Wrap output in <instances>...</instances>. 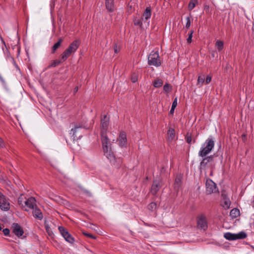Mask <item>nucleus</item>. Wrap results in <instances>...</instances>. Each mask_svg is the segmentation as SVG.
Instances as JSON below:
<instances>
[{
  "mask_svg": "<svg viewBox=\"0 0 254 254\" xmlns=\"http://www.w3.org/2000/svg\"><path fill=\"white\" fill-rule=\"evenodd\" d=\"M80 190L85 194H86L87 196H91V193L90 191L88 190L84 189L83 187H80Z\"/></svg>",
  "mask_w": 254,
  "mask_h": 254,
  "instance_id": "f704fd0d",
  "label": "nucleus"
},
{
  "mask_svg": "<svg viewBox=\"0 0 254 254\" xmlns=\"http://www.w3.org/2000/svg\"><path fill=\"white\" fill-rule=\"evenodd\" d=\"M133 22L135 25L139 26L140 27H141L142 24L141 19L134 18Z\"/></svg>",
  "mask_w": 254,
  "mask_h": 254,
  "instance_id": "473e14b6",
  "label": "nucleus"
},
{
  "mask_svg": "<svg viewBox=\"0 0 254 254\" xmlns=\"http://www.w3.org/2000/svg\"><path fill=\"white\" fill-rule=\"evenodd\" d=\"M26 198L23 195L21 194L18 198V203L22 207H24V202Z\"/></svg>",
  "mask_w": 254,
  "mask_h": 254,
  "instance_id": "bb28decb",
  "label": "nucleus"
},
{
  "mask_svg": "<svg viewBox=\"0 0 254 254\" xmlns=\"http://www.w3.org/2000/svg\"><path fill=\"white\" fill-rule=\"evenodd\" d=\"M119 49L118 48V46L117 45H115L114 46V52L116 53H118L119 52Z\"/></svg>",
  "mask_w": 254,
  "mask_h": 254,
  "instance_id": "c03bdc74",
  "label": "nucleus"
},
{
  "mask_svg": "<svg viewBox=\"0 0 254 254\" xmlns=\"http://www.w3.org/2000/svg\"><path fill=\"white\" fill-rule=\"evenodd\" d=\"M215 46L216 49H217L219 52H220L223 49L224 43L222 41L217 40L216 42Z\"/></svg>",
  "mask_w": 254,
  "mask_h": 254,
  "instance_id": "4be33fe9",
  "label": "nucleus"
},
{
  "mask_svg": "<svg viewBox=\"0 0 254 254\" xmlns=\"http://www.w3.org/2000/svg\"><path fill=\"white\" fill-rule=\"evenodd\" d=\"M197 220V228L198 229L203 231H205L208 227V222L206 216L203 214H201L196 218Z\"/></svg>",
  "mask_w": 254,
  "mask_h": 254,
  "instance_id": "423d86ee",
  "label": "nucleus"
},
{
  "mask_svg": "<svg viewBox=\"0 0 254 254\" xmlns=\"http://www.w3.org/2000/svg\"><path fill=\"white\" fill-rule=\"evenodd\" d=\"M213 160V157L212 155H210L204 158L200 162L201 168L205 169L207 167V164L210 162H212Z\"/></svg>",
  "mask_w": 254,
  "mask_h": 254,
  "instance_id": "dca6fc26",
  "label": "nucleus"
},
{
  "mask_svg": "<svg viewBox=\"0 0 254 254\" xmlns=\"http://www.w3.org/2000/svg\"><path fill=\"white\" fill-rule=\"evenodd\" d=\"M5 146L3 140L0 137V147L3 148Z\"/></svg>",
  "mask_w": 254,
  "mask_h": 254,
  "instance_id": "37998d69",
  "label": "nucleus"
},
{
  "mask_svg": "<svg viewBox=\"0 0 254 254\" xmlns=\"http://www.w3.org/2000/svg\"><path fill=\"white\" fill-rule=\"evenodd\" d=\"M175 137V131L174 129L170 127L167 131V138L169 141L173 140Z\"/></svg>",
  "mask_w": 254,
  "mask_h": 254,
  "instance_id": "a211bd4d",
  "label": "nucleus"
},
{
  "mask_svg": "<svg viewBox=\"0 0 254 254\" xmlns=\"http://www.w3.org/2000/svg\"><path fill=\"white\" fill-rule=\"evenodd\" d=\"M185 139L186 140V141L188 143L190 144L191 142V133L188 132L186 135Z\"/></svg>",
  "mask_w": 254,
  "mask_h": 254,
  "instance_id": "72a5a7b5",
  "label": "nucleus"
},
{
  "mask_svg": "<svg viewBox=\"0 0 254 254\" xmlns=\"http://www.w3.org/2000/svg\"><path fill=\"white\" fill-rule=\"evenodd\" d=\"M64 61L61 59V60H54V61H53L51 63L49 64V67H55L57 65H58L59 64H61L62 63H63Z\"/></svg>",
  "mask_w": 254,
  "mask_h": 254,
  "instance_id": "a878e982",
  "label": "nucleus"
},
{
  "mask_svg": "<svg viewBox=\"0 0 254 254\" xmlns=\"http://www.w3.org/2000/svg\"><path fill=\"white\" fill-rule=\"evenodd\" d=\"M163 83V80L159 78H157L153 81V86L156 88L160 87Z\"/></svg>",
  "mask_w": 254,
  "mask_h": 254,
  "instance_id": "5701e85b",
  "label": "nucleus"
},
{
  "mask_svg": "<svg viewBox=\"0 0 254 254\" xmlns=\"http://www.w3.org/2000/svg\"><path fill=\"white\" fill-rule=\"evenodd\" d=\"M156 207V204L155 203L151 202L150 203L148 206V209L150 210H153L154 209H155Z\"/></svg>",
  "mask_w": 254,
  "mask_h": 254,
  "instance_id": "4c0bfd02",
  "label": "nucleus"
},
{
  "mask_svg": "<svg viewBox=\"0 0 254 254\" xmlns=\"http://www.w3.org/2000/svg\"><path fill=\"white\" fill-rule=\"evenodd\" d=\"M118 140L119 141V145L121 147H124L126 146L127 139L126 134L124 131H121L120 132Z\"/></svg>",
  "mask_w": 254,
  "mask_h": 254,
  "instance_id": "ddd939ff",
  "label": "nucleus"
},
{
  "mask_svg": "<svg viewBox=\"0 0 254 254\" xmlns=\"http://www.w3.org/2000/svg\"><path fill=\"white\" fill-rule=\"evenodd\" d=\"M58 229L64 238L69 234L67 230L63 226H59Z\"/></svg>",
  "mask_w": 254,
  "mask_h": 254,
  "instance_id": "b1692460",
  "label": "nucleus"
},
{
  "mask_svg": "<svg viewBox=\"0 0 254 254\" xmlns=\"http://www.w3.org/2000/svg\"><path fill=\"white\" fill-rule=\"evenodd\" d=\"M215 142L213 138H207L204 143L202 145L199 151V156L204 157L208 154L214 147Z\"/></svg>",
  "mask_w": 254,
  "mask_h": 254,
  "instance_id": "f03ea898",
  "label": "nucleus"
},
{
  "mask_svg": "<svg viewBox=\"0 0 254 254\" xmlns=\"http://www.w3.org/2000/svg\"><path fill=\"white\" fill-rule=\"evenodd\" d=\"M193 33V31L191 30V31H190V33L189 34L188 38L187 39V42L188 43H190L191 42V39L192 37Z\"/></svg>",
  "mask_w": 254,
  "mask_h": 254,
  "instance_id": "e433bc0d",
  "label": "nucleus"
},
{
  "mask_svg": "<svg viewBox=\"0 0 254 254\" xmlns=\"http://www.w3.org/2000/svg\"><path fill=\"white\" fill-rule=\"evenodd\" d=\"M63 41V39L61 38L59 39V41L55 43L52 48V53L54 54L55 51L61 46V44Z\"/></svg>",
  "mask_w": 254,
  "mask_h": 254,
  "instance_id": "412c9836",
  "label": "nucleus"
},
{
  "mask_svg": "<svg viewBox=\"0 0 254 254\" xmlns=\"http://www.w3.org/2000/svg\"><path fill=\"white\" fill-rule=\"evenodd\" d=\"M80 41L74 40L69 47L61 54V58L63 61H65L71 54L74 53L78 48L80 45Z\"/></svg>",
  "mask_w": 254,
  "mask_h": 254,
  "instance_id": "7ed1b4c3",
  "label": "nucleus"
},
{
  "mask_svg": "<svg viewBox=\"0 0 254 254\" xmlns=\"http://www.w3.org/2000/svg\"><path fill=\"white\" fill-rule=\"evenodd\" d=\"M177 105V98H175L173 102L172 107H171V110L170 111V113L171 114L174 113V110L176 108Z\"/></svg>",
  "mask_w": 254,
  "mask_h": 254,
  "instance_id": "c756f323",
  "label": "nucleus"
},
{
  "mask_svg": "<svg viewBox=\"0 0 254 254\" xmlns=\"http://www.w3.org/2000/svg\"><path fill=\"white\" fill-rule=\"evenodd\" d=\"M211 78L212 77L210 75H207L205 79L206 84L209 83L211 81Z\"/></svg>",
  "mask_w": 254,
  "mask_h": 254,
  "instance_id": "a19ab883",
  "label": "nucleus"
},
{
  "mask_svg": "<svg viewBox=\"0 0 254 254\" xmlns=\"http://www.w3.org/2000/svg\"><path fill=\"white\" fill-rule=\"evenodd\" d=\"M205 7H206V9H208L209 8V6H206Z\"/></svg>",
  "mask_w": 254,
  "mask_h": 254,
  "instance_id": "603ef678",
  "label": "nucleus"
},
{
  "mask_svg": "<svg viewBox=\"0 0 254 254\" xmlns=\"http://www.w3.org/2000/svg\"><path fill=\"white\" fill-rule=\"evenodd\" d=\"M195 6V2L193 0H190L189 4V9L191 10H192Z\"/></svg>",
  "mask_w": 254,
  "mask_h": 254,
  "instance_id": "c9c22d12",
  "label": "nucleus"
},
{
  "mask_svg": "<svg viewBox=\"0 0 254 254\" xmlns=\"http://www.w3.org/2000/svg\"><path fill=\"white\" fill-rule=\"evenodd\" d=\"M161 187L160 182L159 180H154L151 189V192L152 194L155 195Z\"/></svg>",
  "mask_w": 254,
  "mask_h": 254,
  "instance_id": "4468645a",
  "label": "nucleus"
},
{
  "mask_svg": "<svg viewBox=\"0 0 254 254\" xmlns=\"http://www.w3.org/2000/svg\"><path fill=\"white\" fill-rule=\"evenodd\" d=\"M33 207L31 209L33 210L32 213L34 217L40 220H42L43 218V215L41 210L37 207L36 204L35 207Z\"/></svg>",
  "mask_w": 254,
  "mask_h": 254,
  "instance_id": "2eb2a0df",
  "label": "nucleus"
},
{
  "mask_svg": "<svg viewBox=\"0 0 254 254\" xmlns=\"http://www.w3.org/2000/svg\"><path fill=\"white\" fill-rule=\"evenodd\" d=\"M36 200L33 197H30L28 199H26L24 202V207L21 208L25 211H29V209L33 208L36 204Z\"/></svg>",
  "mask_w": 254,
  "mask_h": 254,
  "instance_id": "1a4fd4ad",
  "label": "nucleus"
},
{
  "mask_svg": "<svg viewBox=\"0 0 254 254\" xmlns=\"http://www.w3.org/2000/svg\"><path fill=\"white\" fill-rule=\"evenodd\" d=\"M101 141L104 155L114 165L117 167L119 166L122 163V160L120 158L116 159L115 158L114 153L112 150L111 144L110 143L108 137H104Z\"/></svg>",
  "mask_w": 254,
  "mask_h": 254,
  "instance_id": "f257e3e1",
  "label": "nucleus"
},
{
  "mask_svg": "<svg viewBox=\"0 0 254 254\" xmlns=\"http://www.w3.org/2000/svg\"><path fill=\"white\" fill-rule=\"evenodd\" d=\"M224 237L226 239L232 241L244 239L247 237V234L244 232H241L238 234H233L227 232L224 234Z\"/></svg>",
  "mask_w": 254,
  "mask_h": 254,
  "instance_id": "0eeeda50",
  "label": "nucleus"
},
{
  "mask_svg": "<svg viewBox=\"0 0 254 254\" xmlns=\"http://www.w3.org/2000/svg\"><path fill=\"white\" fill-rule=\"evenodd\" d=\"M186 20H187V23L186 25V27L187 29H188L189 28H190V23H191L190 18V17H187L186 18Z\"/></svg>",
  "mask_w": 254,
  "mask_h": 254,
  "instance_id": "58836bf2",
  "label": "nucleus"
},
{
  "mask_svg": "<svg viewBox=\"0 0 254 254\" xmlns=\"http://www.w3.org/2000/svg\"><path fill=\"white\" fill-rule=\"evenodd\" d=\"M9 59L11 61H13V62H14V59H13V58L12 57H9Z\"/></svg>",
  "mask_w": 254,
  "mask_h": 254,
  "instance_id": "09e8293b",
  "label": "nucleus"
},
{
  "mask_svg": "<svg viewBox=\"0 0 254 254\" xmlns=\"http://www.w3.org/2000/svg\"><path fill=\"white\" fill-rule=\"evenodd\" d=\"M206 192L207 194H210L213 193L218 192V189L216 184L210 179H207L206 181Z\"/></svg>",
  "mask_w": 254,
  "mask_h": 254,
  "instance_id": "6e6552de",
  "label": "nucleus"
},
{
  "mask_svg": "<svg viewBox=\"0 0 254 254\" xmlns=\"http://www.w3.org/2000/svg\"><path fill=\"white\" fill-rule=\"evenodd\" d=\"M182 184V179L181 177L180 176H178L176 178L175 183H174V189L175 190L178 191L180 188Z\"/></svg>",
  "mask_w": 254,
  "mask_h": 254,
  "instance_id": "6ab92c4d",
  "label": "nucleus"
},
{
  "mask_svg": "<svg viewBox=\"0 0 254 254\" xmlns=\"http://www.w3.org/2000/svg\"><path fill=\"white\" fill-rule=\"evenodd\" d=\"M78 90V87H76L75 88H74V92H77Z\"/></svg>",
  "mask_w": 254,
  "mask_h": 254,
  "instance_id": "de8ad7c7",
  "label": "nucleus"
},
{
  "mask_svg": "<svg viewBox=\"0 0 254 254\" xmlns=\"http://www.w3.org/2000/svg\"><path fill=\"white\" fill-rule=\"evenodd\" d=\"M131 80L133 83H134L136 81H137V77L136 75H135V74L132 75L131 77Z\"/></svg>",
  "mask_w": 254,
  "mask_h": 254,
  "instance_id": "ea45409f",
  "label": "nucleus"
},
{
  "mask_svg": "<svg viewBox=\"0 0 254 254\" xmlns=\"http://www.w3.org/2000/svg\"><path fill=\"white\" fill-rule=\"evenodd\" d=\"M83 234L84 235L88 236V233H84V232H83Z\"/></svg>",
  "mask_w": 254,
  "mask_h": 254,
  "instance_id": "8fccbe9b",
  "label": "nucleus"
},
{
  "mask_svg": "<svg viewBox=\"0 0 254 254\" xmlns=\"http://www.w3.org/2000/svg\"><path fill=\"white\" fill-rule=\"evenodd\" d=\"M64 238L67 242L71 244L73 243L74 241V238L69 233L68 235H67Z\"/></svg>",
  "mask_w": 254,
  "mask_h": 254,
  "instance_id": "c85d7f7f",
  "label": "nucleus"
},
{
  "mask_svg": "<svg viewBox=\"0 0 254 254\" xmlns=\"http://www.w3.org/2000/svg\"><path fill=\"white\" fill-rule=\"evenodd\" d=\"M82 130V126L80 125H76L74 126V128H72L70 130V134H72L74 138H76L77 139L80 138L82 137L81 134H78L77 133L80 132Z\"/></svg>",
  "mask_w": 254,
  "mask_h": 254,
  "instance_id": "f8f14e48",
  "label": "nucleus"
},
{
  "mask_svg": "<svg viewBox=\"0 0 254 254\" xmlns=\"http://www.w3.org/2000/svg\"><path fill=\"white\" fill-rule=\"evenodd\" d=\"M12 232L18 237L22 236L24 233L23 229L18 223H13L12 225Z\"/></svg>",
  "mask_w": 254,
  "mask_h": 254,
  "instance_id": "9b49d317",
  "label": "nucleus"
},
{
  "mask_svg": "<svg viewBox=\"0 0 254 254\" xmlns=\"http://www.w3.org/2000/svg\"><path fill=\"white\" fill-rule=\"evenodd\" d=\"M205 7H206V9H208L209 8V6H206Z\"/></svg>",
  "mask_w": 254,
  "mask_h": 254,
  "instance_id": "3c124183",
  "label": "nucleus"
},
{
  "mask_svg": "<svg viewBox=\"0 0 254 254\" xmlns=\"http://www.w3.org/2000/svg\"><path fill=\"white\" fill-rule=\"evenodd\" d=\"M205 81V78L204 75H200L198 77L197 79V84L201 86Z\"/></svg>",
  "mask_w": 254,
  "mask_h": 254,
  "instance_id": "7c9ffc66",
  "label": "nucleus"
},
{
  "mask_svg": "<svg viewBox=\"0 0 254 254\" xmlns=\"http://www.w3.org/2000/svg\"><path fill=\"white\" fill-rule=\"evenodd\" d=\"M242 138L243 141H245L247 138V136L245 134H243L242 135Z\"/></svg>",
  "mask_w": 254,
  "mask_h": 254,
  "instance_id": "a18cd8bd",
  "label": "nucleus"
},
{
  "mask_svg": "<svg viewBox=\"0 0 254 254\" xmlns=\"http://www.w3.org/2000/svg\"><path fill=\"white\" fill-rule=\"evenodd\" d=\"M230 214L232 217H237L240 215V211L238 209L234 208L231 210Z\"/></svg>",
  "mask_w": 254,
  "mask_h": 254,
  "instance_id": "393cba45",
  "label": "nucleus"
},
{
  "mask_svg": "<svg viewBox=\"0 0 254 254\" xmlns=\"http://www.w3.org/2000/svg\"><path fill=\"white\" fill-rule=\"evenodd\" d=\"M172 89L171 86L169 84L166 83L164 87H163V90L166 92H170Z\"/></svg>",
  "mask_w": 254,
  "mask_h": 254,
  "instance_id": "2f4dec72",
  "label": "nucleus"
},
{
  "mask_svg": "<svg viewBox=\"0 0 254 254\" xmlns=\"http://www.w3.org/2000/svg\"><path fill=\"white\" fill-rule=\"evenodd\" d=\"M0 208L3 211H7L10 208V204L5 196L0 192Z\"/></svg>",
  "mask_w": 254,
  "mask_h": 254,
  "instance_id": "9d476101",
  "label": "nucleus"
},
{
  "mask_svg": "<svg viewBox=\"0 0 254 254\" xmlns=\"http://www.w3.org/2000/svg\"><path fill=\"white\" fill-rule=\"evenodd\" d=\"M148 63L150 65L159 66L161 62L158 52H152L148 56Z\"/></svg>",
  "mask_w": 254,
  "mask_h": 254,
  "instance_id": "39448f33",
  "label": "nucleus"
},
{
  "mask_svg": "<svg viewBox=\"0 0 254 254\" xmlns=\"http://www.w3.org/2000/svg\"><path fill=\"white\" fill-rule=\"evenodd\" d=\"M105 5L106 9L109 12H113L115 9L114 0H106Z\"/></svg>",
  "mask_w": 254,
  "mask_h": 254,
  "instance_id": "f3484780",
  "label": "nucleus"
},
{
  "mask_svg": "<svg viewBox=\"0 0 254 254\" xmlns=\"http://www.w3.org/2000/svg\"><path fill=\"white\" fill-rule=\"evenodd\" d=\"M10 232L8 228H5L3 230V233L4 235L7 236L9 235Z\"/></svg>",
  "mask_w": 254,
  "mask_h": 254,
  "instance_id": "79ce46f5",
  "label": "nucleus"
},
{
  "mask_svg": "<svg viewBox=\"0 0 254 254\" xmlns=\"http://www.w3.org/2000/svg\"><path fill=\"white\" fill-rule=\"evenodd\" d=\"M231 202L228 199H224V202L222 204V206L225 209H228L230 207Z\"/></svg>",
  "mask_w": 254,
  "mask_h": 254,
  "instance_id": "cd10ccee",
  "label": "nucleus"
},
{
  "mask_svg": "<svg viewBox=\"0 0 254 254\" xmlns=\"http://www.w3.org/2000/svg\"><path fill=\"white\" fill-rule=\"evenodd\" d=\"M151 15V9L150 7H147L145 9V11L143 14V17L145 18V20H147L150 18Z\"/></svg>",
  "mask_w": 254,
  "mask_h": 254,
  "instance_id": "aec40b11",
  "label": "nucleus"
},
{
  "mask_svg": "<svg viewBox=\"0 0 254 254\" xmlns=\"http://www.w3.org/2000/svg\"><path fill=\"white\" fill-rule=\"evenodd\" d=\"M109 122V118L105 115L102 116L101 119V141L104 137H108L106 134L108 128Z\"/></svg>",
  "mask_w": 254,
  "mask_h": 254,
  "instance_id": "20e7f679",
  "label": "nucleus"
},
{
  "mask_svg": "<svg viewBox=\"0 0 254 254\" xmlns=\"http://www.w3.org/2000/svg\"><path fill=\"white\" fill-rule=\"evenodd\" d=\"M88 237L89 238H92L93 239H95L96 238V237L94 236H93V235H92L91 234H88Z\"/></svg>",
  "mask_w": 254,
  "mask_h": 254,
  "instance_id": "49530a36",
  "label": "nucleus"
}]
</instances>
